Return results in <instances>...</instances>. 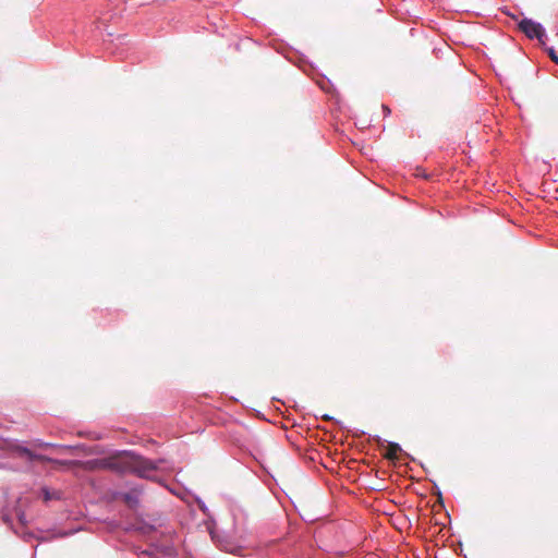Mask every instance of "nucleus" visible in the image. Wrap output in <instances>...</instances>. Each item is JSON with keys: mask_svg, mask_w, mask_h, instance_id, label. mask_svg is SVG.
Masks as SVG:
<instances>
[{"mask_svg": "<svg viewBox=\"0 0 558 558\" xmlns=\"http://www.w3.org/2000/svg\"><path fill=\"white\" fill-rule=\"evenodd\" d=\"M105 465L119 473H134L145 478H150L158 469L156 462L131 451H123L106 459Z\"/></svg>", "mask_w": 558, "mask_h": 558, "instance_id": "f257e3e1", "label": "nucleus"}, {"mask_svg": "<svg viewBox=\"0 0 558 558\" xmlns=\"http://www.w3.org/2000/svg\"><path fill=\"white\" fill-rule=\"evenodd\" d=\"M519 28L531 39H538L539 43H544V38L546 37V33H545V29L544 27L531 20V19H523L520 23H519Z\"/></svg>", "mask_w": 558, "mask_h": 558, "instance_id": "f03ea898", "label": "nucleus"}, {"mask_svg": "<svg viewBox=\"0 0 558 558\" xmlns=\"http://www.w3.org/2000/svg\"><path fill=\"white\" fill-rule=\"evenodd\" d=\"M16 453L19 457L24 458L28 461H43V462L44 461H52L51 459H49L45 456L37 454V453L33 452L32 450H29L26 447H17Z\"/></svg>", "mask_w": 558, "mask_h": 558, "instance_id": "7ed1b4c3", "label": "nucleus"}, {"mask_svg": "<svg viewBox=\"0 0 558 558\" xmlns=\"http://www.w3.org/2000/svg\"><path fill=\"white\" fill-rule=\"evenodd\" d=\"M400 451H401V447L398 444L390 442L388 446L386 457L388 459H397Z\"/></svg>", "mask_w": 558, "mask_h": 558, "instance_id": "20e7f679", "label": "nucleus"}, {"mask_svg": "<svg viewBox=\"0 0 558 558\" xmlns=\"http://www.w3.org/2000/svg\"><path fill=\"white\" fill-rule=\"evenodd\" d=\"M41 492H43L45 501L60 498V493L57 490H50L48 488H43Z\"/></svg>", "mask_w": 558, "mask_h": 558, "instance_id": "39448f33", "label": "nucleus"}, {"mask_svg": "<svg viewBox=\"0 0 558 558\" xmlns=\"http://www.w3.org/2000/svg\"><path fill=\"white\" fill-rule=\"evenodd\" d=\"M548 54L550 57V59L558 64V54L556 53L555 49L554 48H548Z\"/></svg>", "mask_w": 558, "mask_h": 558, "instance_id": "423d86ee", "label": "nucleus"}, {"mask_svg": "<svg viewBox=\"0 0 558 558\" xmlns=\"http://www.w3.org/2000/svg\"><path fill=\"white\" fill-rule=\"evenodd\" d=\"M383 108H384L385 112H389V109H388V107H386V106H383Z\"/></svg>", "mask_w": 558, "mask_h": 558, "instance_id": "0eeeda50", "label": "nucleus"}, {"mask_svg": "<svg viewBox=\"0 0 558 558\" xmlns=\"http://www.w3.org/2000/svg\"><path fill=\"white\" fill-rule=\"evenodd\" d=\"M40 446H43V447H48V446H50V445H49V444H40Z\"/></svg>", "mask_w": 558, "mask_h": 558, "instance_id": "6e6552de", "label": "nucleus"}]
</instances>
